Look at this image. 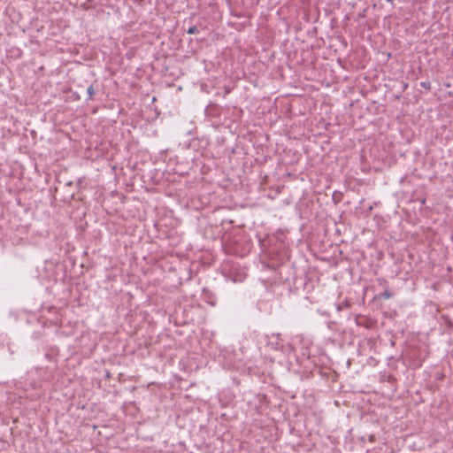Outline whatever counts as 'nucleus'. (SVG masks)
Segmentation results:
<instances>
[{"instance_id":"nucleus-3","label":"nucleus","mask_w":453,"mask_h":453,"mask_svg":"<svg viewBox=\"0 0 453 453\" xmlns=\"http://www.w3.org/2000/svg\"><path fill=\"white\" fill-rule=\"evenodd\" d=\"M197 32H198V29H197V27L196 26L190 27L188 29V33L190 34V35L196 34Z\"/></svg>"},{"instance_id":"nucleus-2","label":"nucleus","mask_w":453,"mask_h":453,"mask_svg":"<svg viewBox=\"0 0 453 453\" xmlns=\"http://www.w3.org/2000/svg\"><path fill=\"white\" fill-rule=\"evenodd\" d=\"M391 297L392 294L388 290H385L383 293L380 294V298L389 299Z\"/></svg>"},{"instance_id":"nucleus-4","label":"nucleus","mask_w":453,"mask_h":453,"mask_svg":"<svg viewBox=\"0 0 453 453\" xmlns=\"http://www.w3.org/2000/svg\"><path fill=\"white\" fill-rule=\"evenodd\" d=\"M420 86L426 89H430L431 88V83L430 81H422L420 83Z\"/></svg>"},{"instance_id":"nucleus-1","label":"nucleus","mask_w":453,"mask_h":453,"mask_svg":"<svg viewBox=\"0 0 453 453\" xmlns=\"http://www.w3.org/2000/svg\"><path fill=\"white\" fill-rule=\"evenodd\" d=\"M87 93H88V99H92L94 95H95V90H94L93 85H90L87 88Z\"/></svg>"},{"instance_id":"nucleus-5","label":"nucleus","mask_w":453,"mask_h":453,"mask_svg":"<svg viewBox=\"0 0 453 453\" xmlns=\"http://www.w3.org/2000/svg\"><path fill=\"white\" fill-rule=\"evenodd\" d=\"M387 1H388V2H389V3H392V2H393V0H387Z\"/></svg>"}]
</instances>
